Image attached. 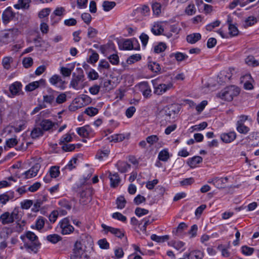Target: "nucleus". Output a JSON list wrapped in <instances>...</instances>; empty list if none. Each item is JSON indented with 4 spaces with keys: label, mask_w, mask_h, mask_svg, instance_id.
<instances>
[{
    "label": "nucleus",
    "mask_w": 259,
    "mask_h": 259,
    "mask_svg": "<svg viewBox=\"0 0 259 259\" xmlns=\"http://www.w3.org/2000/svg\"><path fill=\"white\" fill-rule=\"evenodd\" d=\"M116 5L114 2L105 1L103 2V7L104 10L105 11H109L113 8Z\"/></svg>",
    "instance_id": "6e6d98bb"
},
{
    "label": "nucleus",
    "mask_w": 259,
    "mask_h": 259,
    "mask_svg": "<svg viewBox=\"0 0 259 259\" xmlns=\"http://www.w3.org/2000/svg\"><path fill=\"white\" fill-rule=\"evenodd\" d=\"M185 13L188 16H192L196 13V8L194 4H189L185 9Z\"/></svg>",
    "instance_id": "c9c22d12"
},
{
    "label": "nucleus",
    "mask_w": 259,
    "mask_h": 259,
    "mask_svg": "<svg viewBox=\"0 0 259 259\" xmlns=\"http://www.w3.org/2000/svg\"><path fill=\"white\" fill-rule=\"evenodd\" d=\"M75 100L76 102H77V100H78L79 102L81 101L84 102V104L81 103V105L80 106L81 107V106H84L86 105V104H88L89 103H91V98L88 95H83L81 97L78 99H76Z\"/></svg>",
    "instance_id": "5fc2aeb1"
},
{
    "label": "nucleus",
    "mask_w": 259,
    "mask_h": 259,
    "mask_svg": "<svg viewBox=\"0 0 259 259\" xmlns=\"http://www.w3.org/2000/svg\"><path fill=\"white\" fill-rule=\"evenodd\" d=\"M172 87L171 84H159L154 88V93L158 95H162L166 92Z\"/></svg>",
    "instance_id": "a211bd4d"
},
{
    "label": "nucleus",
    "mask_w": 259,
    "mask_h": 259,
    "mask_svg": "<svg viewBox=\"0 0 259 259\" xmlns=\"http://www.w3.org/2000/svg\"><path fill=\"white\" fill-rule=\"evenodd\" d=\"M245 62L249 66L252 67H256L259 65V62L257 60H255L254 57L252 56H248L245 59Z\"/></svg>",
    "instance_id": "4c0bfd02"
},
{
    "label": "nucleus",
    "mask_w": 259,
    "mask_h": 259,
    "mask_svg": "<svg viewBox=\"0 0 259 259\" xmlns=\"http://www.w3.org/2000/svg\"><path fill=\"white\" fill-rule=\"evenodd\" d=\"M98 30L92 27H89L88 29L87 36L89 38H95L98 34Z\"/></svg>",
    "instance_id": "8fccbe9b"
},
{
    "label": "nucleus",
    "mask_w": 259,
    "mask_h": 259,
    "mask_svg": "<svg viewBox=\"0 0 259 259\" xmlns=\"http://www.w3.org/2000/svg\"><path fill=\"white\" fill-rule=\"evenodd\" d=\"M49 175L53 178H56L60 175L59 167L57 166H52L49 170Z\"/></svg>",
    "instance_id": "58836bf2"
},
{
    "label": "nucleus",
    "mask_w": 259,
    "mask_h": 259,
    "mask_svg": "<svg viewBox=\"0 0 259 259\" xmlns=\"http://www.w3.org/2000/svg\"><path fill=\"white\" fill-rule=\"evenodd\" d=\"M119 47L120 49L130 50H139L140 46L138 45L137 48L134 47L133 42L130 39H125L122 42L118 44Z\"/></svg>",
    "instance_id": "dca6fc26"
},
{
    "label": "nucleus",
    "mask_w": 259,
    "mask_h": 259,
    "mask_svg": "<svg viewBox=\"0 0 259 259\" xmlns=\"http://www.w3.org/2000/svg\"><path fill=\"white\" fill-rule=\"evenodd\" d=\"M48 92L50 94L44 95L43 96V101L44 103L52 104L55 98V95L54 94L57 93V92L53 90L52 89H48Z\"/></svg>",
    "instance_id": "aec40b11"
},
{
    "label": "nucleus",
    "mask_w": 259,
    "mask_h": 259,
    "mask_svg": "<svg viewBox=\"0 0 259 259\" xmlns=\"http://www.w3.org/2000/svg\"><path fill=\"white\" fill-rule=\"evenodd\" d=\"M166 45L163 42H160L154 48V52L155 53H160L165 50Z\"/></svg>",
    "instance_id": "49530a36"
},
{
    "label": "nucleus",
    "mask_w": 259,
    "mask_h": 259,
    "mask_svg": "<svg viewBox=\"0 0 259 259\" xmlns=\"http://www.w3.org/2000/svg\"><path fill=\"white\" fill-rule=\"evenodd\" d=\"M22 84L21 82L16 81L12 84L9 87V90L13 96L19 95V92L21 91Z\"/></svg>",
    "instance_id": "412c9836"
},
{
    "label": "nucleus",
    "mask_w": 259,
    "mask_h": 259,
    "mask_svg": "<svg viewBox=\"0 0 259 259\" xmlns=\"http://www.w3.org/2000/svg\"><path fill=\"white\" fill-rule=\"evenodd\" d=\"M101 226L104 231L107 232H109L118 238H121L124 235V232L123 230L108 226L103 224H102Z\"/></svg>",
    "instance_id": "9b49d317"
},
{
    "label": "nucleus",
    "mask_w": 259,
    "mask_h": 259,
    "mask_svg": "<svg viewBox=\"0 0 259 259\" xmlns=\"http://www.w3.org/2000/svg\"><path fill=\"white\" fill-rule=\"evenodd\" d=\"M151 239L153 241H156L158 243H161L164 242L165 241L169 239V236L168 235L159 236L155 234H152L151 236Z\"/></svg>",
    "instance_id": "e433bc0d"
},
{
    "label": "nucleus",
    "mask_w": 259,
    "mask_h": 259,
    "mask_svg": "<svg viewBox=\"0 0 259 259\" xmlns=\"http://www.w3.org/2000/svg\"><path fill=\"white\" fill-rule=\"evenodd\" d=\"M153 221L154 219H151L149 217L144 218L143 220L141 221L142 224H143V226L141 230H142L143 231H146L147 226L152 224Z\"/></svg>",
    "instance_id": "4d7b16f0"
},
{
    "label": "nucleus",
    "mask_w": 259,
    "mask_h": 259,
    "mask_svg": "<svg viewBox=\"0 0 259 259\" xmlns=\"http://www.w3.org/2000/svg\"><path fill=\"white\" fill-rule=\"evenodd\" d=\"M201 38V35L199 33H194L188 35L186 37V40L188 42L191 44H194L200 40Z\"/></svg>",
    "instance_id": "bb28decb"
},
{
    "label": "nucleus",
    "mask_w": 259,
    "mask_h": 259,
    "mask_svg": "<svg viewBox=\"0 0 259 259\" xmlns=\"http://www.w3.org/2000/svg\"><path fill=\"white\" fill-rule=\"evenodd\" d=\"M98 109L96 108L90 107H88L84 111V113L90 116H93L97 114L98 113Z\"/></svg>",
    "instance_id": "0e129e2a"
},
{
    "label": "nucleus",
    "mask_w": 259,
    "mask_h": 259,
    "mask_svg": "<svg viewBox=\"0 0 259 259\" xmlns=\"http://www.w3.org/2000/svg\"><path fill=\"white\" fill-rule=\"evenodd\" d=\"M141 59V56L140 54H135L130 56L127 59V63L128 64H133Z\"/></svg>",
    "instance_id": "603ef678"
},
{
    "label": "nucleus",
    "mask_w": 259,
    "mask_h": 259,
    "mask_svg": "<svg viewBox=\"0 0 259 259\" xmlns=\"http://www.w3.org/2000/svg\"><path fill=\"white\" fill-rule=\"evenodd\" d=\"M19 209L15 207L11 212L6 211L0 215V222L3 225H9L13 223L15 221L20 219Z\"/></svg>",
    "instance_id": "f03ea898"
},
{
    "label": "nucleus",
    "mask_w": 259,
    "mask_h": 259,
    "mask_svg": "<svg viewBox=\"0 0 259 259\" xmlns=\"http://www.w3.org/2000/svg\"><path fill=\"white\" fill-rule=\"evenodd\" d=\"M31 0H18V3L14 5V7L17 9H28L30 7Z\"/></svg>",
    "instance_id": "5701e85b"
},
{
    "label": "nucleus",
    "mask_w": 259,
    "mask_h": 259,
    "mask_svg": "<svg viewBox=\"0 0 259 259\" xmlns=\"http://www.w3.org/2000/svg\"><path fill=\"white\" fill-rule=\"evenodd\" d=\"M218 249L221 251L222 255L224 257H228L231 255V253L228 249L222 244H220L218 246Z\"/></svg>",
    "instance_id": "09e8293b"
},
{
    "label": "nucleus",
    "mask_w": 259,
    "mask_h": 259,
    "mask_svg": "<svg viewBox=\"0 0 259 259\" xmlns=\"http://www.w3.org/2000/svg\"><path fill=\"white\" fill-rule=\"evenodd\" d=\"M139 91L142 93L143 96L148 98L151 96V90L148 83L146 81L141 82L138 85Z\"/></svg>",
    "instance_id": "9d476101"
},
{
    "label": "nucleus",
    "mask_w": 259,
    "mask_h": 259,
    "mask_svg": "<svg viewBox=\"0 0 259 259\" xmlns=\"http://www.w3.org/2000/svg\"><path fill=\"white\" fill-rule=\"evenodd\" d=\"M77 161V159L76 158H72L65 166L64 168L65 169H68V170H72L76 167Z\"/></svg>",
    "instance_id": "a18cd8bd"
},
{
    "label": "nucleus",
    "mask_w": 259,
    "mask_h": 259,
    "mask_svg": "<svg viewBox=\"0 0 259 259\" xmlns=\"http://www.w3.org/2000/svg\"><path fill=\"white\" fill-rule=\"evenodd\" d=\"M231 20L228 19L227 22L229 23V33L230 35L232 36H235L238 35L239 31L237 28V27L234 25L231 24Z\"/></svg>",
    "instance_id": "2f4dec72"
},
{
    "label": "nucleus",
    "mask_w": 259,
    "mask_h": 259,
    "mask_svg": "<svg viewBox=\"0 0 259 259\" xmlns=\"http://www.w3.org/2000/svg\"><path fill=\"white\" fill-rule=\"evenodd\" d=\"M84 80V75L82 71L76 76L74 74L70 82V87H72L76 90L81 89L83 88V82Z\"/></svg>",
    "instance_id": "39448f33"
},
{
    "label": "nucleus",
    "mask_w": 259,
    "mask_h": 259,
    "mask_svg": "<svg viewBox=\"0 0 259 259\" xmlns=\"http://www.w3.org/2000/svg\"><path fill=\"white\" fill-rule=\"evenodd\" d=\"M45 83V80L44 79H40L38 81L31 82L25 87V90L29 92L33 91L38 88L40 85H44Z\"/></svg>",
    "instance_id": "6ab92c4d"
},
{
    "label": "nucleus",
    "mask_w": 259,
    "mask_h": 259,
    "mask_svg": "<svg viewBox=\"0 0 259 259\" xmlns=\"http://www.w3.org/2000/svg\"><path fill=\"white\" fill-rule=\"evenodd\" d=\"M171 57L174 56L176 59L179 62L182 61L188 58V56L184 53L181 52H177L175 54H172Z\"/></svg>",
    "instance_id": "3c124183"
},
{
    "label": "nucleus",
    "mask_w": 259,
    "mask_h": 259,
    "mask_svg": "<svg viewBox=\"0 0 259 259\" xmlns=\"http://www.w3.org/2000/svg\"><path fill=\"white\" fill-rule=\"evenodd\" d=\"M109 174L111 187L113 188L117 187L121 181L119 175L117 172L112 174L111 172H109Z\"/></svg>",
    "instance_id": "f3484780"
},
{
    "label": "nucleus",
    "mask_w": 259,
    "mask_h": 259,
    "mask_svg": "<svg viewBox=\"0 0 259 259\" xmlns=\"http://www.w3.org/2000/svg\"><path fill=\"white\" fill-rule=\"evenodd\" d=\"M110 153L108 149L99 150L98 151L96 157L100 160H103L107 158Z\"/></svg>",
    "instance_id": "cd10ccee"
},
{
    "label": "nucleus",
    "mask_w": 259,
    "mask_h": 259,
    "mask_svg": "<svg viewBox=\"0 0 259 259\" xmlns=\"http://www.w3.org/2000/svg\"><path fill=\"white\" fill-rule=\"evenodd\" d=\"M126 203V201L123 196H121L117 198L116 204L117 207L118 209H121L123 208L125 206Z\"/></svg>",
    "instance_id": "de8ad7c7"
},
{
    "label": "nucleus",
    "mask_w": 259,
    "mask_h": 259,
    "mask_svg": "<svg viewBox=\"0 0 259 259\" xmlns=\"http://www.w3.org/2000/svg\"><path fill=\"white\" fill-rule=\"evenodd\" d=\"M76 132L77 134L82 137H86L89 135V132L85 126L77 128Z\"/></svg>",
    "instance_id": "338daca9"
},
{
    "label": "nucleus",
    "mask_w": 259,
    "mask_h": 259,
    "mask_svg": "<svg viewBox=\"0 0 259 259\" xmlns=\"http://www.w3.org/2000/svg\"><path fill=\"white\" fill-rule=\"evenodd\" d=\"M238 5H240L241 7L245 6L243 0H233L229 5V8L230 9H234Z\"/></svg>",
    "instance_id": "e2e57ef3"
},
{
    "label": "nucleus",
    "mask_w": 259,
    "mask_h": 259,
    "mask_svg": "<svg viewBox=\"0 0 259 259\" xmlns=\"http://www.w3.org/2000/svg\"><path fill=\"white\" fill-rule=\"evenodd\" d=\"M159 139L157 135H151L146 138V142L150 145H153L158 142Z\"/></svg>",
    "instance_id": "13d9d810"
},
{
    "label": "nucleus",
    "mask_w": 259,
    "mask_h": 259,
    "mask_svg": "<svg viewBox=\"0 0 259 259\" xmlns=\"http://www.w3.org/2000/svg\"><path fill=\"white\" fill-rule=\"evenodd\" d=\"M254 248L247 246H243L241 247L242 253L245 255H251L254 252Z\"/></svg>",
    "instance_id": "052dcab7"
},
{
    "label": "nucleus",
    "mask_w": 259,
    "mask_h": 259,
    "mask_svg": "<svg viewBox=\"0 0 259 259\" xmlns=\"http://www.w3.org/2000/svg\"><path fill=\"white\" fill-rule=\"evenodd\" d=\"M170 157L169 153L167 149H164L160 151L158 155V158L162 161H167Z\"/></svg>",
    "instance_id": "c85d7f7f"
},
{
    "label": "nucleus",
    "mask_w": 259,
    "mask_h": 259,
    "mask_svg": "<svg viewBox=\"0 0 259 259\" xmlns=\"http://www.w3.org/2000/svg\"><path fill=\"white\" fill-rule=\"evenodd\" d=\"M46 221L45 218L40 216L37 219L35 225H32L31 228L40 231L44 228Z\"/></svg>",
    "instance_id": "393cba45"
},
{
    "label": "nucleus",
    "mask_w": 259,
    "mask_h": 259,
    "mask_svg": "<svg viewBox=\"0 0 259 259\" xmlns=\"http://www.w3.org/2000/svg\"><path fill=\"white\" fill-rule=\"evenodd\" d=\"M13 62V59L12 57H5L2 60V65L4 68L7 70L10 69L11 63Z\"/></svg>",
    "instance_id": "473e14b6"
},
{
    "label": "nucleus",
    "mask_w": 259,
    "mask_h": 259,
    "mask_svg": "<svg viewBox=\"0 0 259 259\" xmlns=\"http://www.w3.org/2000/svg\"><path fill=\"white\" fill-rule=\"evenodd\" d=\"M40 168V164L39 163H35L29 170L26 171L24 175V178L28 179L35 177Z\"/></svg>",
    "instance_id": "f8f14e48"
},
{
    "label": "nucleus",
    "mask_w": 259,
    "mask_h": 259,
    "mask_svg": "<svg viewBox=\"0 0 259 259\" xmlns=\"http://www.w3.org/2000/svg\"><path fill=\"white\" fill-rule=\"evenodd\" d=\"M148 68L153 72L156 73H161V67L160 65L155 62H151L148 65Z\"/></svg>",
    "instance_id": "c756f323"
},
{
    "label": "nucleus",
    "mask_w": 259,
    "mask_h": 259,
    "mask_svg": "<svg viewBox=\"0 0 259 259\" xmlns=\"http://www.w3.org/2000/svg\"><path fill=\"white\" fill-rule=\"evenodd\" d=\"M113 48L114 45L112 43H109L106 45L100 46V50L103 54L107 55L109 52V50L113 49Z\"/></svg>",
    "instance_id": "37998d69"
},
{
    "label": "nucleus",
    "mask_w": 259,
    "mask_h": 259,
    "mask_svg": "<svg viewBox=\"0 0 259 259\" xmlns=\"http://www.w3.org/2000/svg\"><path fill=\"white\" fill-rule=\"evenodd\" d=\"M47 239L49 242L55 244L61 240V237L59 235L54 234L48 235Z\"/></svg>",
    "instance_id": "c03bdc74"
},
{
    "label": "nucleus",
    "mask_w": 259,
    "mask_h": 259,
    "mask_svg": "<svg viewBox=\"0 0 259 259\" xmlns=\"http://www.w3.org/2000/svg\"><path fill=\"white\" fill-rule=\"evenodd\" d=\"M253 81V79L249 74H245L241 78V82H244L243 87L246 90H252L253 89L254 87L252 84Z\"/></svg>",
    "instance_id": "4468645a"
},
{
    "label": "nucleus",
    "mask_w": 259,
    "mask_h": 259,
    "mask_svg": "<svg viewBox=\"0 0 259 259\" xmlns=\"http://www.w3.org/2000/svg\"><path fill=\"white\" fill-rule=\"evenodd\" d=\"M70 259H89L90 256L87 254L85 249L83 248L82 245L80 241H76L70 254Z\"/></svg>",
    "instance_id": "20e7f679"
},
{
    "label": "nucleus",
    "mask_w": 259,
    "mask_h": 259,
    "mask_svg": "<svg viewBox=\"0 0 259 259\" xmlns=\"http://www.w3.org/2000/svg\"><path fill=\"white\" fill-rule=\"evenodd\" d=\"M44 135V132L40 127H35L32 130L30 136L32 139H36Z\"/></svg>",
    "instance_id": "7c9ffc66"
},
{
    "label": "nucleus",
    "mask_w": 259,
    "mask_h": 259,
    "mask_svg": "<svg viewBox=\"0 0 259 259\" xmlns=\"http://www.w3.org/2000/svg\"><path fill=\"white\" fill-rule=\"evenodd\" d=\"M118 171L121 173L126 172L130 168L131 165L124 161H118L115 164Z\"/></svg>",
    "instance_id": "4be33fe9"
},
{
    "label": "nucleus",
    "mask_w": 259,
    "mask_h": 259,
    "mask_svg": "<svg viewBox=\"0 0 259 259\" xmlns=\"http://www.w3.org/2000/svg\"><path fill=\"white\" fill-rule=\"evenodd\" d=\"M202 158L199 156H195L188 160L187 164L191 167H196L198 164L202 162Z\"/></svg>",
    "instance_id": "a878e982"
},
{
    "label": "nucleus",
    "mask_w": 259,
    "mask_h": 259,
    "mask_svg": "<svg viewBox=\"0 0 259 259\" xmlns=\"http://www.w3.org/2000/svg\"><path fill=\"white\" fill-rule=\"evenodd\" d=\"M240 89L239 88L231 85L226 88L221 92L219 93L217 97L228 101H231L233 99L234 97L239 95Z\"/></svg>",
    "instance_id": "7ed1b4c3"
},
{
    "label": "nucleus",
    "mask_w": 259,
    "mask_h": 259,
    "mask_svg": "<svg viewBox=\"0 0 259 259\" xmlns=\"http://www.w3.org/2000/svg\"><path fill=\"white\" fill-rule=\"evenodd\" d=\"M50 83L53 86L63 90L66 88V81L62 79V77L57 74H54L49 80Z\"/></svg>",
    "instance_id": "0eeeda50"
},
{
    "label": "nucleus",
    "mask_w": 259,
    "mask_h": 259,
    "mask_svg": "<svg viewBox=\"0 0 259 259\" xmlns=\"http://www.w3.org/2000/svg\"><path fill=\"white\" fill-rule=\"evenodd\" d=\"M33 59L30 57L24 58L22 61L23 65L25 68L30 67L33 65Z\"/></svg>",
    "instance_id": "bf43d9fd"
},
{
    "label": "nucleus",
    "mask_w": 259,
    "mask_h": 259,
    "mask_svg": "<svg viewBox=\"0 0 259 259\" xmlns=\"http://www.w3.org/2000/svg\"><path fill=\"white\" fill-rule=\"evenodd\" d=\"M228 180V178H215L214 181V186L218 188H222L224 187V184Z\"/></svg>",
    "instance_id": "72a5a7b5"
},
{
    "label": "nucleus",
    "mask_w": 259,
    "mask_h": 259,
    "mask_svg": "<svg viewBox=\"0 0 259 259\" xmlns=\"http://www.w3.org/2000/svg\"><path fill=\"white\" fill-rule=\"evenodd\" d=\"M222 141L225 143H230L236 138V133L233 131L228 133H222L220 136Z\"/></svg>",
    "instance_id": "2eb2a0df"
},
{
    "label": "nucleus",
    "mask_w": 259,
    "mask_h": 259,
    "mask_svg": "<svg viewBox=\"0 0 259 259\" xmlns=\"http://www.w3.org/2000/svg\"><path fill=\"white\" fill-rule=\"evenodd\" d=\"M56 124L55 122H53L50 119H43L39 124L43 132L53 131Z\"/></svg>",
    "instance_id": "ddd939ff"
},
{
    "label": "nucleus",
    "mask_w": 259,
    "mask_h": 259,
    "mask_svg": "<svg viewBox=\"0 0 259 259\" xmlns=\"http://www.w3.org/2000/svg\"><path fill=\"white\" fill-rule=\"evenodd\" d=\"M184 256L188 259H202L203 253L199 250H193L188 254H184Z\"/></svg>",
    "instance_id": "b1692460"
},
{
    "label": "nucleus",
    "mask_w": 259,
    "mask_h": 259,
    "mask_svg": "<svg viewBox=\"0 0 259 259\" xmlns=\"http://www.w3.org/2000/svg\"><path fill=\"white\" fill-rule=\"evenodd\" d=\"M59 205L62 208L67 210H70L71 209V205L70 203L66 199H62L59 201Z\"/></svg>",
    "instance_id": "774afa93"
},
{
    "label": "nucleus",
    "mask_w": 259,
    "mask_h": 259,
    "mask_svg": "<svg viewBox=\"0 0 259 259\" xmlns=\"http://www.w3.org/2000/svg\"><path fill=\"white\" fill-rule=\"evenodd\" d=\"M124 139V135L122 134H114L111 136V137L109 138L110 141L114 142H121Z\"/></svg>",
    "instance_id": "79ce46f5"
},
{
    "label": "nucleus",
    "mask_w": 259,
    "mask_h": 259,
    "mask_svg": "<svg viewBox=\"0 0 259 259\" xmlns=\"http://www.w3.org/2000/svg\"><path fill=\"white\" fill-rule=\"evenodd\" d=\"M13 198L12 195H9L8 193H5L0 195V202L3 204H5L9 200Z\"/></svg>",
    "instance_id": "69168bd1"
},
{
    "label": "nucleus",
    "mask_w": 259,
    "mask_h": 259,
    "mask_svg": "<svg viewBox=\"0 0 259 259\" xmlns=\"http://www.w3.org/2000/svg\"><path fill=\"white\" fill-rule=\"evenodd\" d=\"M59 225L61 229V233L63 235L69 234L73 232L74 230V227L70 224L68 218L62 219L59 222Z\"/></svg>",
    "instance_id": "423d86ee"
},
{
    "label": "nucleus",
    "mask_w": 259,
    "mask_h": 259,
    "mask_svg": "<svg viewBox=\"0 0 259 259\" xmlns=\"http://www.w3.org/2000/svg\"><path fill=\"white\" fill-rule=\"evenodd\" d=\"M168 244L177 250H180L185 245V243L181 241H171Z\"/></svg>",
    "instance_id": "680f3d73"
},
{
    "label": "nucleus",
    "mask_w": 259,
    "mask_h": 259,
    "mask_svg": "<svg viewBox=\"0 0 259 259\" xmlns=\"http://www.w3.org/2000/svg\"><path fill=\"white\" fill-rule=\"evenodd\" d=\"M15 17V13L11 7L7 8L3 12L2 19L3 23L6 25L12 21Z\"/></svg>",
    "instance_id": "1a4fd4ad"
},
{
    "label": "nucleus",
    "mask_w": 259,
    "mask_h": 259,
    "mask_svg": "<svg viewBox=\"0 0 259 259\" xmlns=\"http://www.w3.org/2000/svg\"><path fill=\"white\" fill-rule=\"evenodd\" d=\"M236 130L239 133L244 135L247 134L250 131V128L244 124H236Z\"/></svg>",
    "instance_id": "a19ab883"
},
{
    "label": "nucleus",
    "mask_w": 259,
    "mask_h": 259,
    "mask_svg": "<svg viewBox=\"0 0 259 259\" xmlns=\"http://www.w3.org/2000/svg\"><path fill=\"white\" fill-rule=\"evenodd\" d=\"M93 189L90 187L85 188L80 194V202L84 205L92 200Z\"/></svg>",
    "instance_id": "6e6552de"
},
{
    "label": "nucleus",
    "mask_w": 259,
    "mask_h": 259,
    "mask_svg": "<svg viewBox=\"0 0 259 259\" xmlns=\"http://www.w3.org/2000/svg\"><path fill=\"white\" fill-rule=\"evenodd\" d=\"M26 239L29 241V242H25L24 246L21 247L22 249L24 247L28 251H33L36 252L41 244L38 240V237L31 231L26 232Z\"/></svg>",
    "instance_id": "f257e3e1"
},
{
    "label": "nucleus",
    "mask_w": 259,
    "mask_h": 259,
    "mask_svg": "<svg viewBox=\"0 0 259 259\" xmlns=\"http://www.w3.org/2000/svg\"><path fill=\"white\" fill-rule=\"evenodd\" d=\"M257 22L256 18L254 16L248 17L244 21V26L248 27L251 26Z\"/></svg>",
    "instance_id": "ea45409f"
},
{
    "label": "nucleus",
    "mask_w": 259,
    "mask_h": 259,
    "mask_svg": "<svg viewBox=\"0 0 259 259\" xmlns=\"http://www.w3.org/2000/svg\"><path fill=\"white\" fill-rule=\"evenodd\" d=\"M112 217L114 219L117 220L123 223L126 222L127 220L126 217L125 216L118 212L112 213Z\"/></svg>",
    "instance_id": "864d4df0"
},
{
    "label": "nucleus",
    "mask_w": 259,
    "mask_h": 259,
    "mask_svg": "<svg viewBox=\"0 0 259 259\" xmlns=\"http://www.w3.org/2000/svg\"><path fill=\"white\" fill-rule=\"evenodd\" d=\"M72 137L71 136V134H66L60 138L59 140V144L60 145H63L72 141Z\"/></svg>",
    "instance_id": "f704fd0d"
}]
</instances>
